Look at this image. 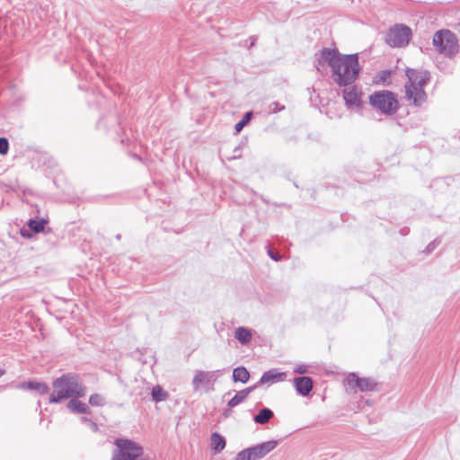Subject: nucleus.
Instances as JSON below:
<instances>
[{
  "instance_id": "4be33fe9",
  "label": "nucleus",
  "mask_w": 460,
  "mask_h": 460,
  "mask_svg": "<svg viewBox=\"0 0 460 460\" xmlns=\"http://www.w3.org/2000/svg\"><path fill=\"white\" fill-rule=\"evenodd\" d=\"M151 395L153 400L157 402L166 400L168 394L160 385H155L152 389Z\"/></svg>"
},
{
  "instance_id": "c85d7f7f",
  "label": "nucleus",
  "mask_w": 460,
  "mask_h": 460,
  "mask_svg": "<svg viewBox=\"0 0 460 460\" xmlns=\"http://www.w3.org/2000/svg\"><path fill=\"white\" fill-rule=\"evenodd\" d=\"M294 372L297 374H305L307 372V367L305 365H297L294 368Z\"/></svg>"
},
{
  "instance_id": "f03ea898",
  "label": "nucleus",
  "mask_w": 460,
  "mask_h": 460,
  "mask_svg": "<svg viewBox=\"0 0 460 460\" xmlns=\"http://www.w3.org/2000/svg\"><path fill=\"white\" fill-rule=\"evenodd\" d=\"M407 82L404 84L406 100L416 107L422 106L427 102L425 86L430 80V75L427 70H406Z\"/></svg>"
},
{
  "instance_id": "b1692460",
  "label": "nucleus",
  "mask_w": 460,
  "mask_h": 460,
  "mask_svg": "<svg viewBox=\"0 0 460 460\" xmlns=\"http://www.w3.org/2000/svg\"><path fill=\"white\" fill-rule=\"evenodd\" d=\"M104 402V397L99 394H93L89 398V403L93 406H102Z\"/></svg>"
},
{
  "instance_id": "0eeeda50",
  "label": "nucleus",
  "mask_w": 460,
  "mask_h": 460,
  "mask_svg": "<svg viewBox=\"0 0 460 460\" xmlns=\"http://www.w3.org/2000/svg\"><path fill=\"white\" fill-rule=\"evenodd\" d=\"M411 36V29L405 25L399 24L390 29L385 41L391 47L400 48L408 44Z\"/></svg>"
},
{
  "instance_id": "4468645a",
  "label": "nucleus",
  "mask_w": 460,
  "mask_h": 460,
  "mask_svg": "<svg viewBox=\"0 0 460 460\" xmlns=\"http://www.w3.org/2000/svg\"><path fill=\"white\" fill-rule=\"evenodd\" d=\"M257 388V385L249 386L245 389L239 391L227 403L231 408L235 407L242 403L249 394Z\"/></svg>"
},
{
  "instance_id": "bb28decb",
  "label": "nucleus",
  "mask_w": 460,
  "mask_h": 460,
  "mask_svg": "<svg viewBox=\"0 0 460 460\" xmlns=\"http://www.w3.org/2000/svg\"><path fill=\"white\" fill-rule=\"evenodd\" d=\"M9 149V143L5 137H0V155H6Z\"/></svg>"
},
{
  "instance_id": "20e7f679",
  "label": "nucleus",
  "mask_w": 460,
  "mask_h": 460,
  "mask_svg": "<svg viewBox=\"0 0 460 460\" xmlns=\"http://www.w3.org/2000/svg\"><path fill=\"white\" fill-rule=\"evenodd\" d=\"M111 460H156L155 456H144L143 447L128 438H117L114 441Z\"/></svg>"
},
{
  "instance_id": "393cba45",
  "label": "nucleus",
  "mask_w": 460,
  "mask_h": 460,
  "mask_svg": "<svg viewBox=\"0 0 460 460\" xmlns=\"http://www.w3.org/2000/svg\"><path fill=\"white\" fill-rule=\"evenodd\" d=\"M252 113L251 111L246 112L243 119L235 124L234 129L237 133L240 132L243 128V127L249 122V120L252 118Z\"/></svg>"
},
{
  "instance_id": "72a5a7b5",
  "label": "nucleus",
  "mask_w": 460,
  "mask_h": 460,
  "mask_svg": "<svg viewBox=\"0 0 460 460\" xmlns=\"http://www.w3.org/2000/svg\"><path fill=\"white\" fill-rule=\"evenodd\" d=\"M5 371L2 368H0V377L4 375Z\"/></svg>"
},
{
  "instance_id": "2eb2a0df",
  "label": "nucleus",
  "mask_w": 460,
  "mask_h": 460,
  "mask_svg": "<svg viewBox=\"0 0 460 460\" xmlns=\"http://www.w3.org/2000/svg\"><path fill=\"white\" fill-rule=\"evenodd\" d=\"M234 338L242 344L247 345L252 338V330L247 327H238L234 331Z\"/></svg>"
},
{
  "instance_id": "2f4dec72",
  "label": "nucleus",
  "mask_w": 460,
  "mask_h": 460,
  "mask_svg": "<svg viewBox=\"0 0 460 460\" xmlns=\"http://www.w3.org/2000/svg\"><path fill=\"white\" fill-rule=\"evenodd\" d=\"M90 428L93 430V431H97L98 430V426L95 422H93V420H89V424Z\"/></svg>"
},
{
  "instance_id": "473e14b6",
  "label": "nucleus",
  "mask_w": 460,
  "mask_h": 460,
  "mask_svg": "<svg viewBox=\"0 0 460 460\" xmlns=\"http://www.w3.org/2000/svg\"><path fill=\"white\" fill-rule=\"evenodd\" d=\"M89 420H91L88 419L87 417H82L81 418V421L84 422V423L89 424Z\"/></svg>"
},
{
  "instance_id": "6ab92c4d",
  "label": "nucleus",
  "mask_w": 460,
  "mask_h": 460,
  "mask_svg": "<svg viewBox=\"0 0 460 460\" xmlns=\"http://www.w3.org/2000/svg\"><path fill=\"white\" fill-rule=\"evenodd\" d=\"M23 388L37 391L40 394H45L49 393V388L45 383L30 381L22 385Z\"/></svg>"
},
{
  "instance_id": "a878e982",
  "label": "nucleus",
  "mask_w": 460,
  "mask_h": 460,
  "mask_svg": "<svg viewBox=\"0 0 460 460\" xmlns=\"http://www.w3.org/2000/svg\"><path fill=\"white\" fill-rule=\"evenodd\" d=\"M234 460H253L250 447L240 451Z\"/></svg>"
},
{
  "instance_id": "7ed1b4c3",
  "label": "nucleus",
  "mask_w": 460,
  "mask_h": 460,
  "mask_svg": "<svg viewBox=\"0 0 460 460\" xmlns=\"http://www.w3.org/2000/svg\"><path fill=\"white\" fill-rule=\"evenodd\" d=\"M52 386L54 392L49 396V403H59L68 398L83 397L86 392L85 386L78 381V376L71 373L56 378Z\"/></svg>"
},
{
  "instance_id": "c756f323",
  "label": "nucleus",
  "mask_w": 460,
  "mask_h": 460,
  "mask_svg": "<svg viewBox=\"0 0 460 460\" xmlns=\"http://www.w3.org/2000/svg\"><path fill=\"white\" fill-rule=\"evenodd\" d=\"M268 254L275 261H279L281 260V256L278 252H274L271 250L268 251Z\"/></svg>"
},
{
  "instance_id": "412c9836",
  "label": "nucleus",
  "mask_w": 460,
  "mask_h": 460,
  "mask_svg": "<svg viewBox=\"0 0 460 460\" xmlns=\"http://www.w3.org/2000/svg\"><path fill=\"white\" fill-rule=\"evenodd\" d=\"M374 83L378 84L389 85L391 83V71L383 70L378 72L374 77Z\"/></svg>"
},
{
  "instance_id": "ddd939ff",
  "label": "nucleus",
  "mask_w": 460,
  "mask_h": 460,
  "mask_svg": "<svg viewBox=\"0 0 460 460\" xmlns=\"http://www.w3.org/2000/svg\"><path fill=\"white\" fill-rule=\"evenodd\" d=\"M286 374L284 372H277L275 369L265 372L259 382L256 384L257 386L264 384H273L284 380Z\"/></svg>"
},
{
  "instance_id": "aec40b11",
  "label": "nucleus",
  "mask_w": 460,
  "mask_h": 460,
  "mask_svg": "<svg viewBox=\"0 0 460 460\" xmlns=\"http://www.w3.org/2000/svg\"><path fill=\"white\" fill-rule=\"evenodd\" d=\"M226 447V439L223 436L218 434L217 432H214L211 435V448L215 452L222 451Z\"/></svg>"
},
{
  "instance_id": "423d86ee",
  "label": "nucleus",
  "mask_w": 460,
  "mask_h": 460,
  "mask_svg": "<svg viewBox=\"0 0 460 460\" xmlns=\"http://www.w3.org/2000/svg\"><path fill=\"white\" fill-rule=\"evenodd\" d=\"M370 104L385 114H394L398 109V101L390 91L375 92L369 96Z\"/></svg>"
},
{
  "instance_id": "dca6fc26",
  "label": "nucleus",
  "mask_w": 460,
  "mask_h": 460,
  "mask_svg": "<svg viewBox=\"0 0 460 460\" xmlns=\"http://www.w3.org/2000/svg\"><path fill=\"white\" fill-rule=\"evenodd\" d=\"M67 408L70 411H72L74 413H85V414L91 413V411L86 403H84L81 401H78L75 398H72L68 402Z\"/></svg>"
},
{
  "instance_id": "9b49d317",
  "label": "nucleus",
  "mask_w": 460,
  "mask_h": 460,
  "mask_svg": "<svg viewBox=\"0 0 460 460\" xmlns=\"http://www.w3.org/2000/svg\"><path fill=\"white\" fill-rule=\"evenodd\" d=\"M278 442L276 440H269L261 444L250 447L253 460H260L267 454L276 448Z\"/></svg>"
},
{
  "instance_id": "f257e3e1",
  "label": "nucleus",
  "mask_w": 460,
  "mask_h": 460,
  "mask_svg": "<svg viewBox=\"0 0 460 460\" xmlns=\"http://www.w3.org/2000/svg\"><path fill=\"white\" fill-rule=\"evenodd\" d=\"M326 66L332 70V78L339 86L352 84L358 78L360 66L357 54L342 55L336 49H323L316 55L315 67L323 72Z\"/></svg>"
},
{
  "instance_id": "6e6552de",
  "label": "nucleus",
  "mask_w": 460,
  "mask_h": 460,
  "mask_svg": "<svg viewBox=\"0 0 460 460\" xmlns=\"http://www.w3.org/2000/svg\"><path fill=\"white\" fill-rule=\"evenodd\" d=\"M349 388L356 393L358 390L360 392H372L376 391L378 384L370 377H359L355 373H349L346 378Z\"/></svg>"
},
{
  "instance_id": "5701e85b",
  "label": "nucleus",
  "mask_w": 460,
  "mask_h": 460,
  "mask_svg": "<svg viewBox=\"0 0 460 460\" xmlns=\"http://www.w3.org/2000/svg\"><path fill=\"white\" fill-rule=\"evenodd\" d=\"M45 221L44 220H36L30 219L28 226L34 233H40L44 229Z\"/></svg>"
},
{
  "instance_id": "f8f14e48",
  "label": "nucleus",
  "mask_w": 460,
  "mask_h": 460,
  "mask_svg": "<svg viewBox=\"0 0 460 460\" xmlns=\"http://www.w3.org/2000/svg\"><path fill=\"white\" fill-rule=\"evenodd\" d=\"M294 385L296 392L302 396L309 395L313 389V380L308 376H300L295 378Z\"/></svg>"
},
{
  "instance_id": "9d476101",
  "label": "nucleus",
  "mask_w": 460,
  "mask_h": 460,
  "mask_svg": "<svg viewBox=\"0 0 460 460\" xmlns=\"http://www.w3.org/2000/svg\"><path fill=\"white\" fill-rule=\"evenodd\" d=\"M222 370L217 371H196L192 379V386L195 391H199L201 386H206L213 384L217 380V375H220Z\"/></svg>"
},
{
  "instance_id": "cd10ccee",
  "label": "nucleus",
  "mask_w": 460,
  "mask_h": 460,
  "mask_svg": "<svg viewBox=\"0 0 460 460\" xmlns=\"http://www.w3.org/2000/svg\"><path fill=\"white\" fill-rule=\"evenodd\" d=\"M270 113H276L278 111H281L285 109V106L280 104L279 102H273L269 106Z\"/></svg>"
},
{
  "instance_id": "1a4fd4ad",
  "label": "nucleus",
  "mask_w": 460,
  "mask_h": 460,
  "mask_svg": "<svg viewBox=\"0 0 460 460\" xmlns=\"http://www.w3.org/2000/svg\"><path fill=\"white\" fill-rule=\"evenodd\" d=\"M343 99L345 103L349 109L351 110H359L362 102L361 96L362 92L356 85H348L343 90Z\"/></svg>"
},
{
  "instance_id": "39448f33",
  "label": "nucleus",
  "mask_w": 460,
  "mask_h": 460,
  "mask_svg": "<svg viewBox=\"0 0 460 460\" xmlns=\"http://www.w3.org/2000/svg\"><path fill=\"white\" fill-rule=\"evenodd\" d=\"M433 45L438 52L452 57L458 52V41L456 35L448 30L437 31L433 36Z\"/></svg>"
},
{
  "instance_id": "f3484780",
  "label": "nucleus",
  "mask_w": 460,
  "mask_h": 460,
  "mask_svg": "<svg viewBox=\"0 0 460 460\" xmlns=\"http://www.w3.org/2000/svg\"><path fill=\"white\" fill-rule=\"evenodd\" d=\"M250 373L244 367H238L233 370L234 382H241L245 384L249 381Z\"/></svg>"
},
{
  "instance_id": "7c9ffc66",
  "label": "nucleus",
  "mask_w": 460,
  "mask_h": 460,
  "mask_svg": "<svg viewBox=\"0 0 460 460\" xmlns=\"http://www.w3.org/2000/svg\"><path fill=\"white\" fill-rule=\"evenodd\" d=\"M437 244H436V242H431L430 243L428 244V246L426 247V252L428 253L431 252L435 248H436Z\"/></svg>"
},
{
  "instance_id": "a211bd4d",
  "label": "nucleus",
  "mask_w": 460,
  "mask_h": 460,
  "mask_svg": "<svg viewBox=\"0 0 460 460\" xmlns=\"http://www.w3.org/2000/svg\"><path fill=\"white\" fill-rule=\"evenodd\" d=\"M273 411L269 408H262L253 417V420L258 424H266L273 417Z\"/></svg>"
}]
</instances>
